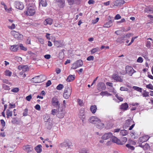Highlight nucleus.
Here are the masks:
<instances>
[{"label": "nucleus", "instance_id": "f257e3e1", "mask_svg": "<svg viewBox=\"0 0 153 153\" xmlns=\"http://www.w3.org/2000/svg\"><path fill=\"white\" fill-rule=\"evenodd\" d=\"M57 111V117L59 118H63L65 113V106H58Z\"/></svg>", "mask_w": 153, "mask_h": 153}, {"label": "nucleus", "instance_id": "f03ea898", "mask_svg": "<svg viewBox=\"0 0 153 153\" xmlns=\"http://www.w3.org/2000/svg\"><path fill=\"white\" fill-rule=\"evenodd\" d=\"M46 79L45 76L42 75L38 76L32 78L31 81L33 82L37 83L42 82Z\"/></svg>", "mask_w": 153, "mask_h": 153}, {"label": "nucleus", "instance_id": "7ed1b4c3", "mask_svg": "<svg viewBox=\"0 0 153 153\" xmlns=\"http://www.w3.org/2000/svg\"><path fill=\"white\" fill-rule=\"evenodd\" d=\"M72 92V88L71 87L67 86L65 88L63 94L64 97L66 99H68L70 97Z\"/></svg>", "mask_w": 153, "mask_h": 153}, {"label": "nucleus", "instance_id": "20e7f679", "mask_svg": "<svg viewBox=\"0 0 153 153\" xmlns=\"http://www.w3.org/2000/svg\"><path fill=\"white\" fill-rule=\"evenodd\" d=\"M78 115L79 118L82 120L83 123H85V115L84 108H82L80 109Z\"/></svg>", "mask_w": 153, "mask_h": 153}, {"label": "nucleus", "instance_id": "39448f33", "mask_svg": "<svg viewBox=\"0 0 153 153\" xmlns=\"http://www.w3.org/2000/svg\"><path fill=\"white\" fill-rule=\"evenodd\" d=\"M11 34L15 38L17 39L18 40H21L23 38V36L22 35L20 34L19 32L14 30L11 31Z\"/></svg>", "mask_w": 153, "mask_h": 153}, {"label": "nucleus", "instance_id": "423d86ee", "mask_svg": "<svg viewBox=\"0 0 153 153\" xmlns=\"http://www.w3.org/2000/svg\"><path fill=\"white\" fill-rule=\"evenodd\" d=\"M82 65L83 62L81 60H79L72 64L71 68L73 69H76L82 66Z\"/></svg>", "mask_w": 153, "mask_h": 153}, {"label": "nucleus", "instance_id": "0eeeda50", "mask_svg": "<svg viewBox=\"0 0 153 153\" xmlns=\"http://www.w3.org/2000/svg\"><path fill=\"white\" fill-rule=\"evenodd\" d=\"M89 122L94 124H96L100 122V119L97 117L93 116L91 117L88 119Z\"/></svg>", "mask_w": 153, "mask_h": 153}, {"label": "nucleus", "instance_id": "6e6552de", "mask_svg": "<svg viewBox=\"0 0 153 153\" xmlns=\"http://www.w3.org/2000/svg\"><path fill=\"white\" fill-rule=\"evenodd\" d=\"M149 138L150 137L147 135H144L139 138L138 142L140 145V144L147 141Z\"/></svg>", "mask_w": 153, "mask_h": 153}, {"label": "nucleus", "instance_id": "1a4fd4ad", "mask_svg": "<svg viewBox=\"0 0 153 153\" xmlns=\"http://www.w3.org/2000/svg\"><path fill=\"white\" fill-rule=\"evenodd\" d=\"M35 10L32 7H30L28 8L26 11V14L29 16L33 15L35 13Z\"/></svg>", "mask_w": 153, "mask_h": 153}, {"label": "nucleus", "instance_id": "9d476101", "mask_svg": "<svg viewBox=\"0 0 153 153\" xmlns=\"http://www.w3.org/2000/svg\"><path fill=\"white\" fill-rule=\"evenodd\" d=\"M126 73L131 76L135 72L132 67L128 65L126 66Z\"/></svg>", "mask_w": 153, "mask_h": 153}, {"label": "nucleus", "instance_id": "9b49d317", "mask_svg": "<svg viewBox=\"0 0 153 153\" xmlns=\"http://www.w3.org/2000/svg\"><path fill=\"white\" fill-rule=\"evenodd\" d=\"M56 124L52 120H49V122L46 124L47 128L48 130H51L55 126Z\"/></svg>", "mask_w": 153, "mask_h": 153}, {"label": "nucleus", "instance_id": "f8f14e48", "mask_svg": "<svg viewBox=\"0 0 153 153\" xmlns=\"http://www.w3.org/2000/svg\"><path fill=\"white\" fill-rule=\"evenodd\" d=\"M56 4L60 8H63L65 5V0H56Z\"/></svg>", "mask_w": 153, "mask_h": 153}, {"label": "nucleus", "instance_id": "ddd939ff", "mask_svg": "<svg viewBox=\"0 0 153 153\" xmlns=\"http://www.w3.org/2000/svg\"><path fill=\"white\" fill-rule=\"evenodd\" d=\"M15 4L16 8L22 10L24 8V6L22 3L19 1H15Z\"/></svg>", "mask_w": 153, "mask_h": 153}, {"label": "nucleus", "instance_id": "4468645a", "mask_svg": "<svg viewBox=\"0 0 153 153\" xmlns=\"http://www.w3.org/2000/svg\"><path fill=\"white\" fill-rule=\"evenodd\" d=\"M23 149L27 153L31 152L33 150V147L31 145H26L23 146Z\"/></svg>", "mask_w": 153, "mask_h": 153}, {"label": "nucleus", "instance_id": "2eb2a0df", "mask_svg": "<svg viewBox=\"0 0 153 153\" xmlns=\"http://www.w3.org/2000/svg\"><path fill=\"white\" fill-rule=\"evenodd\" d=\"M97 87L98 90L100 91L104 90L106 88L105 84L102 82L99 83L97 84Z\"/></svg>", "mask_w": 153, "mask_h": 153}, {"label": "nucleus", "instance_id": "dca6fc26", "mask_svg": "<svg viewBox=\"0 0 153 153\" xmlns=\"http://www.w3.org/2000/svg\"><path fill=\"white\" fill-rule=\"evenodd\" d=\"M112 135V134L111 132L106 133L102 137V139L103 140H106L111 138Z\"/></svg>", "mask_w": 153, "mask_h": 153}, {"label": "nucleus", "instance_id": "f3484780", "mask_svg": "<svg viewBox=\"0 0 153 153\" xmlns=\"http://www.w3.org/2000/svg\"><path fill=\"white\" fill-rule=\"evenodd\" d=\"M111 137V140L113 142L116 143L118 144L123 145V143H122L120 140L117 137L112 136Z\"/></svg>", "mask_w": 153, "mask_h": 153}, {"label": "nucleus", "instance_id": "a211bd4d", "mask_svg": "<svg viewBox=\"0 0 153 153\" xmlns=\"http://www.w3.org/2000/svg\"><path fill=\"white\" fill-rule=\"evenodd\" d=\"M132 122V121L131 119L126 120L123 125V128H126L128 127L131 125Z\"/></svg>", "mask_w": 153, "mask_h": 153}, {"label": "nucleus", "instance_id": "6ab92c4d", "mask_svg": "<svg viewBox=\"0 0 153 153\" xmlns=\"http://www.w3.org/2000/svg\"><path fill=\"white\" fill-rule=\"evenodd\" d=\"M52 102L53 105H60L56 97H54L52 99Z\"/></svg>", "mask_w": 153, "mask_h": 153}, {"label": "nucleus", "instance_id": "aec40b11", "mask_svg": "<svg viewBox=\"0 0 153 153\" xmlns=\"http://www.w3.org/2000/svg\"><path fill=\"white\" fill-rule=\"evenodd\" d=\"M53 20L50 18L46 19L44 22L43 23L44 25H51L52 23Z\"/></svg>", "mask_w": 153, "mask_h": 153}, {"label": "nucleus", "instance_id": "412c9836", "mask_svg": "<svg viewBox=\"0 0 153 153\" xmlns=\"http://www.w3.org/2000/svg\"><path fill=\"white\" fill-rule=\"evenodd\" d=\"M96 127L99 129H102L104 127V124L102 123L100 120V122H98L96 124Z\"/></svg>", "mask_w": 153, "mask_h": 153}, {"label": "nucleus", "instance_id": "4be33fe9", "mask_svg": "<svg viewBox=\"0 0 153 153\" xmlns=\"http://www.w3.org/2000/svg\"><path fill=\"white\" fill-rule=\"evenodd\" d=\"M75 77V75H70L67 77V79H66L67 81L68 82H71L74 79Z\"/></svg>", "mask_w": 153, "mask_h": 153}, {"label": "nucleus", "instance_id": "5701e85b", "mask_svg": "<svg viewBox=\"0 0 153 153\" xmlns=\"http://www.w3.org/2000/svg\"><path fill=\"white\" fill-rule=\"evenodd\" d=\"M42 146L41 145H39L36 146L34 149L37 153H39L42 152Z\"/></svg>", "mask_w": 153, "mask_h": 153}, {"label": "nucleus", "instance_id": "b1692460", "mask_svg": "<svg viewBox=\"0 0 153 153\" xmlns=\"http://www.w3.org/2000/svg\"><path fill=\"white\" fill-rule=\"evenodd\" d=\"M19 48L18 45H15L12 46L10 48V49L13 51H16L18 50Z\"/></svg>", "mask_w": 153, "mask_h": 153}, {"label": "nucleus", "instance_id": "393cba45", "mask_svg": "<svg viewBox=\"0 0 153 153\" xmlns=\"http://www.w3.org/2000/svg\"><path fill=\"white\" fill-rule=\"evenodd\" d=\"M97 106H91L90 108V110L93 114L95 113L97 110Z\"/></svg>", "mask_w": 153, "mask_h": 153}, {"label": "nucleus", "instance_id": "a878e982", "mask_svg": "<svg viewBox=\"0 0 153 153\" xmlns=\"http://www.w3.org/2000/svg\"><path fill=\"white\" fill-rule=\"evenodd\" d=\"M112 21L111 20H109L108 22H107L105 24L103 25V27H111L112 25Z\"/></svg>", "mask_w": 153, "mask_h": 153}, {"label": "nucleus", "instance_id": "bb28decb", "mask_svg": "<svg viewBox=\"0 0 153 153\" xmlns=\"http://www.w3.org/2000/svg\"><path fill=\"white\" fill-rule=\"evenodd\" d=\"M128 131L125 130L123 129L120 131V135L125 136L127 135Z\"/></svg>", "mask_w": 153, "mask_h": 153}, {"label": "nucleus", "instance_id": "cd10ccee", "mask_svg": "<svg viewBox=\"0 0 153 153\" xmlns=\"http://www.w3.org/2000/svg\"><path fill=\"white\" fill-rule=\"evenodd\" d=\"M113 78L114 80L120 82H122L123 79L121 77L117 75H115L113 76Z\"/></svg>", "mask_w": 153, "mask_h": 153}, {"label": "nucleus", "instance_id": "c85d7f7f", "mask_svg": "<svg viewBox=\"0 0 153 153\" xmlns=\"http://www.w3.org/2000/svg\"><path fill=\"white\" fill-rule=\"evenodd\" d=\"M39 4H41L43 7H45L47 5V3L46 0H39Z\"/></svg>", "mask_w": 153, "mask_h": 153}, {"label": "nucleus", "instance_id": "c756f323", "mask_svg": "<svg viewBox=\"0 0 153 153\" xmlns=\"http://www.w3.org/2000/svg\"><path fill=\"white\" fill-rule=\"evenodd\" d=\"M100 95L101 96H110L112 95L108 93L107 91H102L100 93Z\"/></svg>", "mask_w": 153, "mask_h": 153}, {"label": "nucleus", "instance_id": "7c9ffc66", "mask_svg": "<svg viewBox=\"0 0 153 153\" xmlns=\"http://www.w3.org/2000/svg\"><path fill=\"white\" fill-rule=\"evenodd\" d=\"M100 50V49L99 48L97 47L95 48H93L91 50V54H94V53H96V52L99 51Z\"/></svg>", "mask_w": 153, "mask_h": 153}, {"label": "nucleus", "instance_id": "2f4dec72", "mask_svg": "<svg viewBox=\"0 0 153 153\" xmlns=\"http://www.w3.org/2000/svg\"><path fill=\"white\" fill-rule=\"evenodd\" d=\"M13 113L12 111H10L9 110L7 109L6 111V115L7 118H9V117L12 116Z\"/></svg>", "mask_w": 153, "mask_h": 153}, {"label": "nucleus", "instance_id": "473e14b6", "mask_svg": "<svg viewBox=\"0 0 153 153\" xmlns=\"http://www.w3.org/2000/svg\"><path fill=\"white\" fill-rule=\"evenodd\" d=\"M144 11L145 12L151 13H153V9L149 8H146L145 9Z\"/></svg>", "mask_w": 153, "mask_h": 153}, {"label": "nucleus", "instance_id": "72a5a7b5", "mask_svg": "<svg viewBox=\"0 0 153 153\" xmlns=\"http://www.w3.org/2000/svg\"><path fill=\"white\" fill-rule=\"evenodd\" d=\"M123 40V38H121V37H120L118 38L117 39L116 41L117 42L119 43L120 44H121L123 43H124V42Z\"/></svg>", "mask_w": 153, "mask_h": 153}, {"label": "nucleus", "instance_id": "f704fd0d", "mask_svg": "<svg viewBox=\"0 0 153 153\" xmlns=\"http://www.w3.org/2000/svg\"><path fill=\"white\" fill-rule=\"evenodd\" d=\"M5 75L6 76H10L12 75V72L10 71L6 70L4 71Z\"/></svg>", "mask_w": 153, "mask_h": 153}, {"label": "nucleus", "instance_id": "c9c22d12", "mask_svg": "<svg viewBox=\"0 0 153 153\" xmlns=\"http://www.w3.org/2000/svg\"><path fill=\"white\" fill-rule=\"evenodd\" d=\"M133 88L135 90L137 91L140 92H142V88H140L138 87L134 86L133 87Z\"/></svg>", "mask_w": 153, "mask_h": 153}, {"label": "nucleus", "instance_id": "e433bc0d", "mask_svg": "<svg viewBox=\"0 0 153 153\" xmlns=\"http://www.w3.org/2000/svg\"><path fill=\"white\" fill-rule=\"evenodd\" d=\"M80 153H89V151L86 149L83 148L80 150Z\"/></svg>", "mask_w": 153, "mask_h": 153}, {"label": "nucleus", "instance_id": "4c0bfd02", "mask_svg": "<svg viewBox=\"0 0 153 153\" xmlns=\"http://www.w3.org/2000/svg\"><path fill=\"white\" fill-rule=\"evenodd\" d=\"M29 70V68L28 66L27 65H23V68H22V71L23 72H25Z\"/></svg>", "mask_w": 153, "mask_h": 153}, {"label": "nucleus", "instance_id": "58836bf2", "mask_svg": "<svg viewBox=\"0 0 153 153\" xmlns=\"http://www.w3.org/2000/svg\"><path fill=\"white\" fill-rule=\"evenodd\" d=\"M128 107V106H120V109L122 111L126 110Z\"/></svg>", "mask_w": 153, "mask_h": 153}, {"label": "nucleus", "instance_id": "ea45409f", "mask_svg": "<svg viewBox=\"0 0 153 153\" xmlns=\"http://www.w3.org/2000/svg\"><path fill=\"white\" fill-rule=\"evenodd\" d=\"M64 87V86L62 84H59L56 87V89L58 90H61Z\"/></svg>", "mask_w": 153, "mask_h": 153}, {"label": "nucleus", "instance_id": "a19ab883", "mask_svg": "<svg viewBox=\"0 0 153 153\" xmlns=\"http://www.w3.org/2000/svg\"><path fill=\"white\" fill-rule=\"evenodd\" d=\"M19 45V47H20V49L21 50H24V51H26L27 50V48H25L24 47L22 44H20Z\"/></svg>", "mask_w": 153, "mask_h": 153}, {"label": "nucleus", "instance_id": "79ce46f5", "mask_svg": "<svg viewBox=\"0 0 153 153\" xmlns=\"http://www.w3.org/2000/svg\"><path fill=\"white\" fill-rule=\"evenodd\" d=\"M64 50L63 49L62 50V51H61L59 52V57L61 58H63L64 57V54L63 53V51H64Z\"/></svg>", "mask_w": 153, "mask_h": 153}, {"label": "nucleus", "instance_id": "37998d69", "mask_svg": "<svg viewBox=\"0 0 153 153\" xmlns=\"http://www.w3.org/2000/svg\"><path fill=\"white\" fill-rule=\"evenodd\" d=\"M59 146L60 147H66L67 146V143L65 142H64L60 144Z\"/></svg>", "mask_w": 153, "mask_h": 153}, {"label": "nucleus", "instance_id": "c03bdc74", "mask_svg": "<svg viewBox=\"0 0 153 153\" xmlns=\"http://www.w3.org/2000/svg\"><path fill=\"white\" fill-rule=\"evenodd\" d=\"M19 91V89L18 88H15L12 89L11 91L13 92L16 93Z\"/></svg>", "mask_w": 153, "mask_h": 153}, {"label": "nucleus", "instance_id": "a18cd8bd", "mask_svg": "<svg viewBox=\"0 0 153 153\" xmlns=\"http://www.w3.org/2000/svg\"><path fill=\"white\" fill-rule=\"evenodd\" d=\"M146 87L149 89L153 90V86L151 84H149V85H146Z\"/></svg>", "mask_w": 153, "mask_h": 153}, {"label": "nucleus", "instance_id": "49530a36", "mask_svg": "<svg viewBox=\"0 0 153 153\" xmlns=\"http://www.w3.org/2000/svg\"><path fill=\"white\" fill-rule=\"evenodd\" d=\"M126 146L127 147H128V149H131V150H134V146H131L129 144H127L126 145Z\"/></svg>", "mask_w": 153, "mask_h": 153}, {"label": "nucleus", "instance_id": "de8ad7c7", "mask_svg": "<svg viewBox=\"0 0 153 153\" xmlns=\"http://www.w3.org/2000/svg\"><path fill=\"white\" fill-rule=\"evenodd\" d=\"M18 122V120L15 118H13L11 121L13 124H17Z\"/></svg>", "mask_w": 153, "mask_h": 153}, {"label": "nucleus", "instance_id": "09e8293b", "mask_svg": "<svg viewBox=\"0 0 153 153\" xmlns=\"http://www.w3.org/2000/svg\"><path fill=\"white\" fill-rule=\"evenodd\" d=\"M57 110L55 109H53L51 111V114L53 115H55V114H56V115H57Z\"/></svg>", "mask_w": 153, "mask_h": 153}, {"label": "nucleus", "instance_id": "8fccbe9b", "mask_svg": "<svg viewBox=\"0 0 153 153\" xmlns=\"http://www.w3.org/2000/svg\"><path fill=\"white\" fill-rule=\"evenodd\" d=\"M94 57L93 56H90L87 58V60L88 61H92L94 60Z\"/></svg>", "mask_w": 153, "mask_h": 153}, {"label": "nucleus", "instance_id": "3c124183", "mask_svg": "<svg viewBox=\"0 0 153 153\" xmlns=\"http://www.w3.org/2000/svg\"><path fill=\"white\" fill-rule=\"evenodd\" d=\"M115 97L119 100L120 101H122L123 100V98L121 96L118 95L117 94H115Z\"/></svg>", "mask_w": 153, "mask_h": 153}, {"label": "nucleus", "instance_id": "603ef678", "mask_svg": "<svg viewBox=\"0 0 153 153\" xmlns=\"http://www.w3.org/2000/svg\"><path fill=\"white\" fill-rule=\"evenodd\" d=\"M121 140H122V142H121L123 143V144L125 143V142H126L127 140V139L126 137H123L122 139H121Z\"/></svg>", "mask_w": 153, "mask_h": 153}, {"label": "nucleus", "instance_id": "864d4df0", "mask_svg": "<svg viewBox=\"0 0 153 153\" xmlns=\"http://www.w3.org/2000/svg\"><path fill=\"white\" fill-rule=\"evenodd\" d=\"M140 146L141 147H146L147 149H149L150 147L149 146V145L148 144H146L144 146L142 144L140 145Z\"/></svg>", "mask_w": 153, "mask_h": 153}, {"label": "nucleus", "instance_id": "5fc2aeb1", "mask_svg": "<svg viewBox=\"0 0 153 153\" xmlns=\"http://www.w3.org/2000/svg\"><path fill=\"white\" fill-rule=\"evenodd\" d=\"M0 121L2 128H4L5 126V121L3 120H1Z\"/></svg>", "mask_w": 153, "mask_h": 153}, {"label": "nucleus", "instance_id": "6e6d98bb", "mask_svg": "<svg viewBox=\"0 0 153 153\" xmlns=\"http://www.w3.org/2000/svg\"><path fill=\"white\" fill-rule=\"evenodd\" d=\"M28 109L26 108L24 111L23 113V116H25L27 115Z\"/></svg>", "mask_w": 153, "mask_h": 153}, {"label": "nucleus", "instance_id": "4d7b16f0", "mask_svg": "<svg viewBox=\"0 0 153 153\" xmlns=\"http://www.w3.org/2000/svg\"><path fill=\"white\" fill-rule=\"evenodd\" d=\"M50 118V116L48 115H46L44 118V120L45 122H47L48 121V120H49Z\"/></svg>", "mask_w": 153, "mask_h": 153}, {"label": "nucleus", "instance_id": "13d9d810", "mask_svg": "<svg viewBox=\"0 0 153 153\" xmlns=\"http://www.w3.org/2000/svg\"><path fill=\"white\" fill-rule=\"evenodd\" d=\"M137 36H135V37H132V38L131 42L127 45H128V46L130 45L131 44V43L133 42L134 41V39H135L137 38Z\"/></svg>", "mask_w": 153, "mask_h": 153}, {"label": "nucleus", "instance_id": "bf43d9fd", "mask_svg": "<svg viewBox=\"0 0 153 153\" xmlns=\"http://www.w3.org/2000/svg\"><path fill=\"white\" fill-rule=\"evenodd\" d=\"M143 61V59L141 57H139L137 60V62H138L142 63Z\"/></svg>", "mask_w": 153, "mask_h": 153}, {"label": "nucleus", "instance_id": "052dcab7", "mask_svg": "<svg viewBox=\"0 0 153 153\" xmlns=\"http://www.w3.org/2000/svg\"><path fill=\"white\" fill-rule=\"evenodd\" d=\"M151 46V42L149 41H147L146 42V46L148 48H150Z\"/></svg>", "mask_w": 153, "mask_h": 153}, {"label": "nucleus", "instance_id": "680f3d73", "mask_svg": "<svg viewBox=\"0 0 153 153\" xmlns=\"http://www.w3.org/2000/svg\"><path fill=\"white\" fill-rule=\"evenodd\" d=\"M120 90L121 91H128V89L127 88H125L124 87H121L120 88Z\"/></svg>", "mask_w": 153, "mask_h": 153}, {"label": "nucleus", "instance_id": "e2e57ef3", "mask_svg": "<svg viewBox=\"0 0 153 153\" xmlns=\"http://www.w3.org/2000/svg\"><path fill=\"white\" fill-rule=\"evenodd\" d=\"M77 101L79 105H82L83 104L82 100L79 99L77 100Z\"/></svg>", "mask_w": 153, "mask_h": 153}, {"label": "nucleus", "instance_id": "0e129e2a", "mask_svg": "<svg viewBox=\"0 0 153 153\" xmlns=\"http://www.w3.org/2000/svg\"><path fill=\"white\" fill-rule=\"evenodd\" d=\"M68 4L70 5H71L73 4L74 2V0H68Z\"/></svg>", "mask_w": 153, "mask_h": 153}, {"label": "nucleus", "instance_id": "69168bd1", "mask_svg": "<svg viewBox=\"0 0 153 153\" xmlns=\"http://www.w3.org/2000/svg\"><path fill=\"white\" fill-rule=\"evenodd\" d=\"M51 84V82L50 80H48L46 82V87H48Z\"/></svg>", "mask_w": 153, "mask_h": 153}, {"label": "nucleus", "instance_id": "338daca9", "mask_svg": "<svg viewBox=\"0 0 153 153\" xmlns=\"http://www.w3.org/2000/svg\"><path fill=\"white\" fill-rule=\"evenodd\" d=\"M32 97L31 95H29L28 96H27L26 97V99L28 101H30V99H31Z\"/></svg>", "mask_w": 153, "mask_h": 153}, {"label": "nucleus", "instance_id": "774afa93", "mask_svg": "<svg viewBox=\"0 0 153 153\" xmlns=\"http://www.w3.org/2000/svg\"><path fill=\"white\" fill-rule=\"evenodd\" d=\"M115 33L117 35H120L122 34V31L121 30H117Z\"/></svg>", "mask_w": 153, "mask_h": 153}]
</instances>
